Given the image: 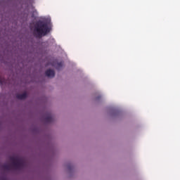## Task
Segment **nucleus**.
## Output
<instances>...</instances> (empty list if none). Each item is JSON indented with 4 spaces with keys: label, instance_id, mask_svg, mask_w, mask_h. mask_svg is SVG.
Masks as SVG:
<instances>
[{
    "label": "nucleus",
    "instance_id": "nucleus-1",
    "mask_svg": "<svg viewBox=\"0 0 180 180\" xmlns=\"http://www.w3.org/2000/svg\"><path fill=\"white\" fill-rule=\"evenodd\" d=\"M47 33H50V29L46 22L43 21H39L36 23L34 29V34L35 37H39V39L46 36Z\"/></svg>",
    "mask_w": 180,
    "mask_h": 180
},
{
    "label": "nucleus",
    "instance_id": "nucleus-2",
    "mask_svg": "<svg viewBox=\"0 0 180 180\" xmlns=\"http://www.w3.org/2000/svg\"><path fill=\"white\" fill-rule=\"evenodd\" d=\"M11 161L12 162V165L15 169H22L25 167V160L18 157H11Z\"/></svg>",
    "mask_w": 180,
    "mask_h": 180
},
{
    "label": "nucleus",
    "instance_id": "nucleus-3",
    "mask_svg": "<svg viewBox=\"0 0 180 180\" xmlns=\"http://www.w3.org/2000/svg\"><path fill=\"white\" fill-rule=\"evenodd\" d=\"M46 77H49V78H54L56 75V72L53 70L49 69L45 72Z\"/></svg>",
    "mask_w": 180,
    "mask_h": 180
},
{
    "label": "nucleus",
    "instance_id": "nucleus-4",
    "mask_svg": "<svg viewBox=\"0 0 180 180\" xmlns=\"http://www.w3.org/2000/svg\"><path fill=\"white\" fill-rule=\"evenodd\" d=\"M17 99H26L27 98V93L25 92L22 94L16 95Z\"/></svg>",
    "mask_w": 180,
    "mask_h": 180
},
{
    "label": "nucleus",
    "instance_id": "nucleus-5",
    "mask_svg": "<svg viewBox=\"0 0 180 180\" xmlns=\"http://www.w3.org/2000/svg\"><path fill=\"white\" fill-rule=\"evenodd\" d=\"M45 122L46 123H51V122H53V116H51V113H49L47 116L45 117Z\"/></svg>",
    "mask_w": 180,
    "mask_h": 180
},
{
    "label": "nucleus",
    "instance_id": "nucleus-6",
    "mask_svg": "<svg viewBox=\"0 0 180 180\" xmlns=\"http://www.w3.org/2000/svg\"><path fill=\"white\" fill-rule=\"evenodd\" d=\"M2 169L4 171H11L12 169V166L9 164H4L1 166Z\"/></svg>",
    "mask_w": 180,
    "mask_h": 180
},
{
    "label": "nucleus",
    "instance_id": "nucleus-7",
    "mask_svg": "<svg viewBox=\"0 0 180 180\" xmlns=\"http://www.w3.org/2000/svg\"><path fill=\"white\" fill-rule=\"evenodd\" d=\"M63 62H60L57 63L56 68L57 70H60V68H63Z\"/></svg>",
    "mask_w": 180,
    "mask_h": 180
},
{
    "label": "nucleus",
    "instance_id": "nucleus-8",
    "mask_svg": "<svg viewBox=\"0 0 180 180\" xmlns=\"http://www.w3.org/2000/svg\"><path fill=\"white\" fill-rule=\"evenodd\" d=\"M0 180H6V178H5V177H3V178L1 177V178H0Z\"/></svg>",
    "mask_w": 180,
    "mask_h": 180
}]
</instances>
